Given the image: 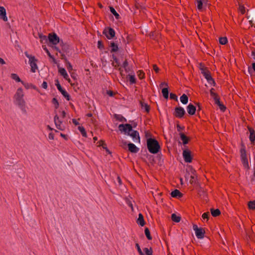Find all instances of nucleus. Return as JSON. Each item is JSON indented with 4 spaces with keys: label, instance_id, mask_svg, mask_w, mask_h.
I'll use <instances>...</instances> for the list:
<instances>
[{
    "label": "nucleus",
    "instance_id": "14",
    "mask_svg": "<svg viewBox=\"0 0 255 255\" xmlns=\"http://www.w3.org/2000/svg\"><path fill=\"white\" fill-rule=\"evenodd\" d=\"M109 47L111 48L110 52L115 53L119 51V48L118 43L117 41H112L109 44Z\"/></svg>",
    "mask_w": 255,
    "mask_h": 255
},
{
    "label": "nucleus",
    "instance_id": "31",
    "mask_svg": "<svg viewBox=\"0 0 255 255\" xmlns=\"http://www.w3.org/2000/svg\"><path fill=\"white\" fill-rule=\"evenodd\" d=\"M114 118L121 122H127V119L124 118L122 115L119 114H114Z\"/></svg>",
    "mask_w": 255,
    "mask_h": 255
},
{
    "label": "nucleus",
    "instance_id": "22",
    "mask_svg": "<svg viewBox=\"0 0 255 255\" xmlns=\"http://www.w3.org/2000/svg\"><path fill=\"white\" fill-rule=\"evenodd\" d=\"M207 2H208L207 0H197V6L198 9L199 11H202L203 9L204 4L205 6H206Z\"/></svg>",
    "mask_w": 255,
    "mask_h": 255
},
{
    "label": "nucleus",
    "instance_id": "35",
    "mask_svg": "<svg viewBox=\"0 0 255 255\" xmlns=\"http://www.w3.org/2000/svg\"><path fill=\"white\" fill-rule=\"evenodd\" d=\"M171 220L175 223H179L181 219V217L176 215V214L175 213H173L172 214H171Z\"/></svg>",
    "mask_w": 255,
    "mask_h": 255
},
{
    "label": "nucleus",
    "instance_id": "40",
    "mask_svg": "<svg viewBox=\"0 0 255 255\" xmlns=\"http://www.w3.org/2000/svg\"><path fill=\"white\" fill-rule=\"evenodd\" d=\"M144 234H145L146 237L147 238V239L148 240H152V236L150 235V231H149V229L147 227L145 228V229H144Z\"/></svg>",
    "mask_w": 255,
    "mask_h": 255
},
{
    "label": "nucleus",
    "instance_id": "58",
    "mask_svg": "<svg viewBox=\"0 0 255 255\" xmlns=\"http://www.w3.org/2000/svg\"><path fill=\"white\" fill-rule=\"evenodd\" d=\"M42 48H43V50L45 51V52L47 53V54L48 56V57L49 58H52V55L50 53V52L49 51V50L46 47V45H42Z\"/></svg>",
    "mask_w": 255,
    "mask_h": 255
},
{
    "label": "nucleus",
    "instance_id": "50",
    "mask_svg": "<svg viewBox=\"0 0 255 255\" xmlns=\"http://www.w3.org/2000/svg\"><path fill=\"white\" fill-rule=\"evenodd\" d=\"M137 73L139 79H143L145 78V73L142 70H138Z\"/></svg>",
    "mask_w": 255,
    "mask_h": 255
},
{
    "label": "nucleus",
    "instance_id": "18",
    "mask_svg": "<svg viewBox=\"0 0 255 255\" xmlns=\"http://www.w3.org/2000/svg\"><path fill=\"white\" fill-rule=\"evenodd\" d=\"M54 121L57 128L60 130H64V128L61 126V124L62 123V121L59 120V118L57 114L54 117Z\"/></svg>",
    "mask_w": 255,
    "mask_h": 255
},
{
    "label": "nucleus",
    "instance_id": "19",
    "mask_svg": "<svg viewBox=\"0 0 255 255\" xmlns=\"http://www.w3.org/2000/svg\"><path fill=\"white\" fill-rule=\"evenodd\" d=\"M128 150L131 153H136L138 152L139 149L133 143L129 142L128 144Z\"/></svg>",
    "mask_w": 255,
    "mask_h": 255
},
{
    "label": "nucleus",
    "instance_id": "63",
    "mask_svg": "<svg viewBox=\"0 0 255 255\" xmlns=\"http://www.w3.org/2000/svg\"><path fill=\"white\" fill-rule=\"evenodd\" d=\"M21 84L24 86V87L26 89H28L31 88V86L30 85H32V84H31V83H25L23 81L22 82Z\"/></svg>",
    "mask_w": 255,
    "mask_h": 255
},
{
    "label": "nucleus",
    "instance_id": "33",
    "mask_svg": "<svg viewBox=\"0 0 255 255\" xmlns=\"http://www.w3.org/2000/svg\"><path fill=\"white\" fill-rule=\"evenodd\" d=\"M199 69L201 70V74L203 75V73H207L208 71H209L207 67H205L204 64L202 63L199 64Z\"/></svg>",
    "mask_w": 255,
    "mask_h": 255
},
{
    "label": "nucleus",
    "instance_id": "5",
    "mask_svg": "<svg viewBox=\"0 0 255 255\" xmlns=\"http://www.w3.org/2000/svg\"><path fill=\"white\" fill-rule=\"evenodd\" d=\"M24 54L25 56L29 59V63L31 67V71L32 73H35L36 70L38 69V67L36 64L37 59H36L34 56L29 55L27 52H25Z\"/></svg>",
    "mask_w": 255,
    "mask_h": 255
},
{
    "label": "nucleus",
    "instance_id": "39",
    "mask_svg": "<svg viewBox=\"0 0 255 255\" xmlns=\"http://www.w3.org/2000/svg\"><path fill=\"white\" fill-rule=\"evenodd\" d=\"M248 208L250 210H255V200L253 201H250L248 203Z\"/></svg>",
    "mask_w": 255,
    "mask_h": 255
},
{
    "label": "nucleus",
    "instance_id": "64",
    "mask_svg": "<svg viewBox=\"0 0 255 255\" xmlns=\"http://www.w3.org/2000/svg\"><path fill=\"white\" fill-rule=\"evenodd\" d=\"M176 128H177V130L178 131L181 132L180 131L181 130H184L185 129V127L184 126H181L179 124H177V126H176Z\"/></svg>",
    "mask_w": 255,
    "mask_h": 255
},
{
    "label": "nucleus",
    "instance_id": "49",
    "mask_svg": "<svg viewBox=\"0 0 255 255\" xmlns=\"http://www.w3.org/2000/svg\"><path fill=\"white\" fill-rule=\"evenodd\" d=\"M211 97L214 99L215 104L217 105L221 102L220 96L218 94L213 95Z\"/></svg>",
    "mask_w": 255,
    "mask_h": 255
},
{
    "label": "nucleus",
    "instance_id": "6",
    "mask_svg": "<svg viewBox=\"0 0 255 255\" xmlns=\"http://www.w3.org/2000/svg\"><path fill=\"white\" fill-rule=\"evenodd\" d=\"M60 42V38L54 32L49 33L48 35V45H56Z\"/></svg>",
    "mask_w": 255,
    "mask_h": 255
},
{
    "label": "nucleus",
    "instance_id": "24",
    "mask_svg": "<svg viewBox=\"0 0 255 255\" xmlns=\"http://www.w3.org/2000/svg\"><path fill=\"white\" fill-rule=\"evenodd\" d=\"M136 223L141 227H143L145 225V222L144 221L143 216L141 213H139L138 214V217L136 220Z\"/></svg>",
    "mask_w": 255,
    "mask_h": 255
},
{
    "label": "nucleus",
    "instance_id": "38",
    "mask_svg": "<svg viewBox=\"0 0 255 255\" xmlns=\"http://www.w3.org/2000/svg\"><path fill=\"white\" fill-rule=\"evenodd\" d=\"M78 129L80 131L83 137H87L86 131L85 128L83 127H82V126H79L78 127Z\"/></svg>",
    "mask_w": 255,
    "mask_h": 255
},
{
    "label": "nucleus",
    "instance_id": "21",
    "mask_svg": "<svg viewBox=\"0 0 255 255\" xmlns=\"http://www.w3.org/2000/svg\"><path fill=\"white\" fill-rule=\"evenodd\" d=\"M171 196L173 198L179 199L183 197V194L178 189H174L170 193Z\"/></svg>",
    "mask_w": 255,
    "mask_h": 255
},
{
    "label": "nucleus",
    "instance_id": "8",
    "mask_svg": "<svg viewBox=\"0 0 255 255\" xmlns=\"http://www.w3.org/2000/svg\"><path fill=\"white\" fill-rule=\"evenodd\" d=\"M183 157L186 163H191L193 160V155L192 152L186 147L183 149Z\"/></svg>",
    "mask_w": 255,
    "mask_h": 255
},
{
    "label": "nucleus",
    "instance_id": "4",
    "mask_svg": "<svg viewBox=\"0 0 255 255\" xmlns=\"http://www.w3.org/2000/svg\"><path fill=\"white\" fill-rule=\"evenodd\" d=\"M17 105L22 110L25 109V102L23 99L24 94L22 88H19L14 95Z\"/></svg>",
    "mask_w": 255,
    "mask_h": 255
},
{
    "label": "nucleus",
    "instance_id": "32",
    "mask_svg": "<svg viewBox=\"0 0 255 255\" xmlns=\"http://www.w3.org/2000/svg\"><path fill=\"white\" fill-rule=\"evenodd\" d=\"M210 211L212 216L214 217L219 216L221 214V211L219 209L211 208Z\"/></svg>",
    "mask_w": 255,
    "mask_h": 255
},
{
    "label": "nucleus",
    "instance_id": "45",
    "mask_svg": "<svg viewBox=\"0 0 255 255\" xmlns=\"http://www.w3.org/2000/svg\"><path fill=\"white\" fill-rule=\"evenodd\" d=\"M52 104L54 105L55 109H57L59 107L58 101L56 98H53L51 101Z\"/></svg>",
    "mask_w": 255,
    "mask_h": 255
},
{
    "label": "nucleus",
    "instance_id": "26",
    "mask_svg": "<svg viewBox=\"0 0 255 255\" xmlns=\"http://www.w3.org/2000/svg\"><path fill=\"white\" fill-rule=\"evenodd\" d=\"M109 8L110 12L115 16V18L117 19L118 20L121 18V17L120 15V14L116 11V10L113 6L110 5L109 6Z\"/></svg>",
    "mask_w": 255,
    "mask_h": 255
},
{
    "label": "nucleus",
    "instance_id": "53",
    "mask_svg": "<svg viewBox=\"0 0 255 255\" xmlns=\"http://www.w3.org/2000/svg\"><path fill=\"white\" fill-rule=\"evenodd\" d=\"M145 136L146 138V140L149 138H155L154 137H152V134L148 130L145 131Z\"/></svg>",
    "mask_w": 255,
    "mask_h": 255
},
{
    "label": "nucleus",
    "instance_id": "29",
    "mask_svg": "<svg viewBox=\"0 0 255 255\" xmlns=\"http://www.w3.org/2000/svg\"><path fill=\"white\" fill-rule=\"evenodd\" d=\"M140 105L141 109H144L145 111L147 113H148L150 112V106L147 103H145L144 102L140 101Z\"/></svg>",
    "mask_w": 255,
    "mask_h": 255
},
{
    "label": "nucleus",
    "instance_id": "55",
    "mask_svg": "<svg viewBox=\"0 0 255 255\" xmlns=\"http://www.w3.org/2000/svg\"><path fill=\"white\" fill-rule=\"evenodd\" d=\"M217 105H218L222 112H225L226 110V106L221 102L219 104H218Z\"/></svg>",
    "mask_w": 255,
    "mask_h": 255
},
{
    "label": "nucleus",
    "instance_id": "57",
    "mask_svg": "<svg viewBox=\"0 0 255 255\" xmlns=\"http://www.w3.org/2000/svg\"><path fill=\"white\" fill-rule=\"evenodd\" d=\"M239 10L242 14L245 13L246 8L243 4H239Z\"/></svg>",
    "mask_w": 255,
    "mask_h": 255
},
{
    "label": "nucleus",
    "instance_id": "20",
    "mask_svg": "<svg viewBox=\"0 0 255 255\" xmlns=\"http://www.w3.org/2000/svg\"><path fill=\"white\" fill-rule=\"evenodd\" d=\"M0 19H2L4 21H7L6 10L3 6H0Z\"/></svg>",
    "mask_w": 255,
    "mask_h": 255
},
{
    "label": "nucleus",
    "instance_id": "30",
    "mask_svg": "<svg viewBox=\"0 0 255 255\" xmlns=\"http://www.w3.org/2000/svg\"><path fill=\"white\" fill-rule=\"evenodd\" d=\"M161 93L162 94L163 97L165 99L167 100L169 98V88L165 87L163 88L161 90Z\"/></svg>",
    "mask_w": 255,
    "mask_h": 255
},
{
    "label": "nucleus",
    "instance_id": "1",
    "mask_svg": "<svg viewBox=\"0 0 255 255\" xmlns=\"http://www.w3.org/2000/svg\"><path fill=\"white\" fill-rule=\"evenodd\" d=\"M119 129L125 134L131 136L134 141L137 140L140 142L139 132L132 129V126L129 124H120L118 127Z\"/></svg>",
    "mask_w": 255,
    "mask_h": 255
},
{
    "label": "nucleus",
    "instance_id": "44",
    "mask_svg": "<svg viewBox=\"0 0 255 255\" xmlns=\"http://www.w3.org/2000/svg\"><path fill=\"white\" fill-rule=\"evenodd\" d=\"M219 41L220 44L226 45L228 43V40L227 37L225 36L220 37L219 39Z\"/></svg>",
    "mask_w": 255,
    "mask_h": 255
},
{
    "label": "nucleus",
    "instance_id": "34",
    "mask_svg": "<svg viewBox=\"0 0 255 255\" xmlns=\"http://www.w3.org/2000/svg\"><path fill=\"white\" fill-rule=\"evenodd\" d=\"M180 101L183 104H187L188 103V96L185 94H183L180 98Z\"/></svg>",
    "mask_w": 255,
    "mask_h": 255
},
{
    "label": "nucleus",
    "instance_id": "51",
    "mask_svg": "<svg viewBox=\"0 0 255 255\" xmlns=\"http://www.w3.org/2000/svg\"><path fill=\"white\" fill-rule=\"evenodd\" d=\"M97 47L98 49L102 50L105 49V45L104 44L102 40H99L98 41V45Z\"/></svg>",
    "mask_w": 255,
    "mask_h": 255
},
{
    "label": "nucleus",
    "instance_id": "27",
    "mask_svg": "<svg viewBox=\"0 0 255 255\" xmlns=\"http://www.w3.org/2000/svg\"><path fill=\"white\" fill-rule=\"evenodd\" d=\"M248 72L251 76H255V62H253L251 66L248 67Z\"/></svg>",
    "mask_w": 255,
    "mask_h": 255
},
{
    "label": "nucleus",
    "instance_id": "42",
    "mask_svg": "<svg viewBox=\"0 0 255 255\" xmlns=\"http://www.w3.org/2000/svg\"><path fill=\"white\" fill-rule=\"evenodd\" d=\"M10 77L17 82H21L22 83V82L23 81L20 79L17 74L15 73H12Z\"/></svg>",
    "mask_w": 255,
    "mask_h": 255
},
{
    "label": "nucleus",
    "instance_id": "60",
    "mask_svg": "<svg viewBox=\"0 0 255 255\" xmlns=\"http://www.w3.org/2000/svg\"><path fill=\"white\" fill-rule=\"evenodd\" d=\"M170 99L171 100H175L176 101H178V97L177 96L174 94V93H171L170 94Z\"/></svg>",
    "mask_w": 255,
    "mask_h": 255
},
{
    "label": "nucleus",
    "instance_id": "11",
    "mask_svg": "<svg viewBox=\"0 0 255 255\" xmlns=\"http://www.w3.org/2000/svg\"><path fill=\"white\" fill-rule=\"evenodd\" d=\"M197 186V187L196 188V189L197 191L198 197L200 199L207 201L208 198L207 193L203 190V188L201 187L200 184Z\"/></svg>",
    "mask_w": 255,
    "mask_h": 255
},
{
    "label": "nucleus",
    "instance_id": "47",
    "mask_svg": "<svg viewBox=\"0 0 255 255\" xmlns=\"http://www.w3.org/2000/svg\"><path fill=\"white\" fill-rule=\"evenodd\" d=\"M55 85L56 86L58 90L61 92V91H63L64 89L62 88L61 85L59 83L58 79H56L55 80Z\"/></svg>",
    "mask_w": 255,
    "mask_h": 255
},
{
    "label": "nucleus",
    "instance_id": "48",
    "mask_svg": "<svg viewBox=\"0 0 255 255\" xmlns=\"http://www.w3.org/2000/svg\"><path fill=\"white\" fill-rule=\"evenodd\" d=\"M250 178L251 183L253 185H255V165L254 167L253 174L251 176Z\"/></svg>",
    "mask_w": 255,
    "mask_h": 255
},
{
    "label": "nucleus",
    "instance_id": "46",
    "mask_svg": "<svg viewBox=\"0 0 255 255\" xmlns=\"http://www.w3.org/2000/svg\"><path fill=\"white\" fill-rule=\"evenodd\" d=\"M187 168L189 169V172H191L192 175L191 176H197L196 171L193 168L191 165H188Z\"/></svg>",
    "mask_w": 255,
    "mask_h": 255
},
{
    "label": "nucleus",
    "instance_id": "3",
    "mask_svg": "<svg viewBox=\"0 0 255 255\" xmlns=\"http://www.w3.org/2000/svg\"><path fill=\"white\" fill-rule=\"evenodd\" d=\"M146 146L149 152L152 154H157L161 150V146L155 138L147 140Z\"/></svg>",
    "mask_w": 255,
    "mask_h": 255
},
{
    "label": "nucleus",
    "instance_id": "25",
    "mask_svg": "<svg viewBox=\"0 0 255 255\" xmlns=\"http://www.w3.org/2000/svg\"><path fill=\"white\" fill-rule=\"evenodd\" d=\"M127 78L128 79L129 84L132 85L136 83V79L134 74H128L127 76Z\"/></svg>",
    "mask_w": 255,
    "mask_h": 255
},
{
    "label": "nucleus",
    "instance_id": "43",
    "mask_svg": "<svg viewBox=\"0 0 255 255\" xmlns=\"http://www.w3.org/2000/svg\"><path fill=\"white\" fill-rule=\"evenodd\" d=\"M127 37H126V39H127V44H129V43H130L131 41H132L134 39V35H133V34H127Z\"/></svg>",
    "mask_w": 255,
    "mask_h": 255
},
{
    "label": "nucleus",
    "instance_id": "56",
    "mask_svg": "<svg viewBox=\"0 0 255 255\" xmlns=\"http://www.w3.org/2000/svg\"><path fill=\"white\" fill-rule=\"evenodd\" d=\"M135 248H136L139 255H145L142 252L140 247L138 243L135 244Z\"/></svg>",
    "mask_w": 255,
    "mask_h": 255
},
{
    "label": "nucleus",
    "instance_id": "15",
    "mask_svg": "<svg viewBox=\"0 0 255 255\" xmlns=\"http://www.w3.org/2000/svg\"><path fill=\"white\" fill-rule=\"evenodd\" d=\"M179 135L181 140L182 141L184 148H186L187 146H186L185 145L188 144L189 142L190 141V137L186 135L183 132H180Z\"/></svg>",
    "mask_w": 255,
    "mask_h": 255
},
{
    "label": "nucleus",
    "instance_id": "61",
    "mask_svg": "<svg viewBox=\"0 0 255 255\" xmlns=\"http://www.w3.org/2000/svg\"><path fill=\"white\" fill-rule=\"evenodd\" d=\"M61 48H62V50L64 52H65L66 53L69 52V45L68 44H65V45H64Z\"/></svg>",
    "mask_w": 255,
    "mask_h": 255
},
{
    "label": "nucleus",
    "instance_id": "23",
    "mask_svg": "<svg viewBox=\"0 0 255 255\" xmlns=\"http://www.w3.org/2000/svg\"><path fill=\"white\" fill-rule=\"evenodd\" d=\"M57 67L59 74L62 76L65 79H67L68 75L66 70L64 68L60 67L59 64L57 65Z\"/></svg>",
    "mask_w": 255,
    "mask_h": 255
},
{
    "label": "nucleus",
    "instance_id": "13",
    "mask_svg": "<svg viewBox=\"0 0 255 255\" xmlns=\"http://www.w3.org/2000/svg\"><path fill=\"white\" fill-rule=\"evenodd\" d=\"M203 76L204 78L207 80L209 84L213 86H215L216 85V82L215 80L212 77L211 72L210 71H208L207 73H204Z\"/></svg>",
    "mask_w": 255,
    "mask_h": 255
},
{
    "label": "nucleus",
    "instance_id": "41",
    "mask_svg": "<svg viewBox=\"0 0 255 255\" xmlns=\"http://www.w3.org/2000/svg\"><path fill=\"white\" fill-rule=\"evenodd\" d=\"M143 251L146 255H153V250L151 247H150L149 249L144 248H143Z\"/></svg>",
    "mask_w": 255,
    "mask_h": 255
},
{
    "label": "nucleus",
    "instance_id": "52",
    "mask_svg": "<svg viewBox=\"0 0 255 255\" xmlns=\"http://www.w3.org/2000/svg\"><path fill=\"white\" fill-rule=\"evenodd\" d=\"M65 63L66 65L68 71L70 73L73 70L72 65L69 61L65 62Z\"/></svg>",
    "mask_w": 255,
    "mask_h": 255
},
{
    "label": "nucleus",
    "instance_id": "62",
    "mask_svg": "<svg viewBox=\"0 0 255 255\" xmlns=\"http://www.w3.org/2000/svg\"><path fill=\"white\" fill-rule=\"evenodd\" d=\"M209 217H210V214H209V212H208L204 213L202 215V217L204 220H205V219L208 220L209 218Z\"/></svg>",
    "mask_w": 255,
    "mask_h": 255
},
{
    "label": "nucleus",
    "instance_id": "16",
    "mask_svg": "<svg viewBox=\"0 0 255 255\" xmlns=\"http://www.w3.org/2000/svg\"><path fill=\"white\" fill-rule=\"evenodd\" d=\"M196 107L191 103H190L187 107V111L189 115H194L196 112Z\"/></svg>",
    "mask_w": 255,
    "mask_h": 255
},
{
    "label": "nucleus",
    "instance_id": "36",
    "mask_svg": "<svg viewBox=\"0 0 255 255\" xmlns=\"http://www.w3.org/2000/svg\"><path fill=\"white\" fill-rule=\"evenodd\" d=\"M60 93L63 95V96L66 99L67 101H69L71 100L70 95L65 89L61 91Z\"/></svg>",
    "mask_w": 255,
    "mask_h": 255
},
{
    "label": "nucleus",
    "instance_id": "54",
    "mask_svg": "<svg viewBox=\"0 0 255 255\" xmlns=\"http://www.w3.org/2000/svg\"><path fill=\"white\" fill-rule=\"evenodd\" d=\"M195 104L197 106L198 109L196 110L197 112V115H198L199 117H200V112L202 110L203 107L202 105L199 103H196Z\"/></svg>",
    "mask_w": 255,
    "mask_h": 255
},
{
    "label": "nucleus",
    "instance_id": "7",
    "mask_svg": "<svg viewBox=\"0 0 255 255\" xmlns=\"http://www.w3.org/2000/svg\"><path fill=\"white\" fill-rule=\"evenodd\" d=\"M103 34L106 36L108 39H115L116 37V32L115 30L110 26L106 27L103 31Z\"/></svg>",
    "mask_w": 255,
    "mask_h": 255
},
{
    "label": "nucleus",
    "instance_id": "9",
    "mask_svg": "<svg viewBox=\"0 0 255 255\" xmlns=\"http://www.w3.org/2000/svg\"><path fill=\"white\" fill-rule=\"evenodd\" d=\"M173 115L177 118L182 119L186 115V112L183 108L180 106H178L175 108Z\"/></svg>",
    "mask_w": 255,
    "mask_h": 255
},
{
    "label": "nucleus",
    "instance_id": "59",
    "mask_svg": "<svg viewBox=\"0 0 255 255\" xmlns=\"http://www.w3.org/2000/svg\"><path fill=\"white\" fill-rule=\"evenodd\" d=\"M112 65L115 68L117 69L120 65L119 60L118 59L117 61H116L114 62H113L112 63Z\"/></svg>",
    "mask_w": 255,
    "mask_h": 255
},
{
    "label": "nucleus",
    "instance_id": "37",
    "mask_svg": "<svg viewBox=\"0 0 255 255\" xmlns=\"http://www.w3.org/2000/svg\"><path fill=\"white\" fill-rule=\"evenodd\" d=\"M196 176H190L191 179L190 180L189 182L191 184H193L195 186H198V185H199V183L197 181V179L196 178Z\"/></svg>",
    "mask_w": 255,
    "mask_h": 255
},
{
    "label": "nucleus",
    "instance_id": "28",
    "mask_svg": "<svg viewBox=\"0 0 255 255\" xmlns=\"http://www.w3.org/2000/svg\"><path fill=\"white\" fill-rule=\"evenodd\" d=\"M38 35L42 43H48V36L43 35L42 33H38Z\"/></svg>",
    "mask_w": 255,
    "mask_h": 255
},
{
    "label": "nucleus",
    "instance_id": "10",
    "mask_svg": "<svg viewBox=\"0 0 255 255\" xmlns=\"http://www.w3.org/2000/svg\"><path fill=\"white\" fill-rule=\"evenodd\" d=\"M193 229L195 231L196 236L198 239H201L204 238L205 231L203 228L201 227L199 228L196 224H193Z\"/></svg>",
    "mask_w": 255,
    "mask_h": 255
},
{
    "label": "nucleus",
    "instance_id": "12",
    "mask_svg": "<svg viewBox=\"0 0 255 255\" xmlns=\"http://www.w3.org/2000/svg\"><path fill=\"white\" fill-rule=\"evenodd\" d=\"M247 128L250 132L249 139L251 144L254 146L255 144V130L249 126H248Z\"/></svg>",
    "mask_w": 255,
    "mask_h": 255
},
{
    "label": "nucleus",
    "instance_id": "2",
    "mask_svg": "<svg viewBox=\"0 0 255 255\" xmlns=\"http://www.w3.org/2000/svg\"><path fill=\"white\" fill-rule=\"evenodd\" d=\"M240 158L242 165L246 169V174L249 173V170L250 169L248 159L247 157V154L246 149V145L245 143L242 141L241 143V148L240 149Z\"/></svg>",
    "mask_w": 255,
    "mask_h": 255
},
{
    "label": "nucleus",
    "instance_id": "17",
    "mask_svg": "<svg viewBox=\"0 0 255 255\" xmlns=\"http://www.w3.org/2000/svg\"><path fill=\"white\" fill-rule=\"evenodd\" d=\"M159 35H160V33L159 32V31L155 30L149 32L148 36L150 39L158 42V37Z\"/></svg>",
    "mask_w": 255,
    "mask_h": 255
}]
</instances>
